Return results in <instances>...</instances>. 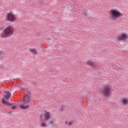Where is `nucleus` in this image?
I'll list each match as a JSON object with an SVG mask.
<instances>
[{"label":"nucleus","mask_w":128,"mask_h":128,"mask_svg":"<svg viewBox=\"0 0 128 128\" xmlns=\"http://www.w3.org/2000/svg\"><path fill=\"white\" fill-rule=\"evenodd\" d=\"M48 124H50V125H54V120H50L49 121H48Z\"/></svg>","instance_id":"4468645a"},{"label":"nucleus","mask_w":128,"mask_h":128,"mask_svg":"<svg viewBox=\"0 0 128 128\" xmlns=\"http://www.w3.org/2000/svg\"><path fill=\"white\" fill-rule=\"evenodd\" d=\"M33 4H36V2L34 1V2L32 3Z\"/></svg>","instance_id":"5701e85b"},{"label":"nucleus","mask_w":128,"mask_h":128,"mask_svg":"<svg viewBox=\"0 0 128 128\" xmlns=\"http://www.w3.org/2000/svg\"><path fill=\"white\" fill-rule=\"evenodd\" d=\"M128 38V35L126 33H123L121 35L119 36L118 39L119 40H126Z\"/></svg>","instance_id":"423d86ee"},{"label":"nucleus","mask_w":128,"mask_h":128,"mask_svg":"<svg viewBox=\"0 0 128 128\" xmlns=\"http://www.w3.org/2000/svg\"><path fill=\"white\" fill-rule=\"evenodd\" d=\"M64 108H66V106H62L61 107V112H62V110H64Z\"/></svg>","instance_id":"f3484780"},{"label":"nucleus","mask_w":128,"mask_h":128,"mask_svg":"<svg viewBox=\"0 0 128 128\" xmlns=\"http://www.w3.org/2000/svg\"><path fill=\"white\" fill-rule=\"evenodd\" d=\"M6 19L8 22H14L16 20V16L12 12H8L6 14Z\"/></svg>","instance_id":"20e7f679"},{"label":"nucleus","mask_w":128,"mask_h":128,"mask_svg":"<svg viewBox=\"0 0 128 128\" xmlns=\"http://www.w3.org/2000/svg\"><path fill=\"white\" fill-rule=\"evenodd\" d=\"M110 19L111 20H116L118 18H120L122 13L116 10H112L110 11Z\"/></svg>","instance_id":"f03ea898"},{"label":"nucleus","mask_w":128,"mask_h":128,"mask_svg":"<svg viewBox=\"0 0 128 128\" xmlns=\"http://www.w3.org/2000/svg\"><path fill=\"white\" fill-rule=\"evenodd\" d=\"M30 102V96L28 94L24 95L22 100L23 104H28Z\"/></svg>","instance_id":"39448f33"},{"label":"nucleus","mask_w":128,"mask_h":128,"mask_svg":"<svg viewBox=\"0 0 128 128\" xmlns=\"http://www.w3.org/2000/svg\"><path fill=\"white\" fill-rule=\"evenodd\" d=\"M86 64H88V66H94V62L90 60H87L86 62Z\"/></svg>","instance_id":"f8f14e48"},{"label":"nucleus","mask_w":128,"mask_h":128,"mask_svg":"<svg viewBox=\"0 0 128 128\" xmlns=\"http://www.w3.org/2000/svg\"><path fill=\"white\" fill-rule=\"evenodd\" d=\"M40 126L42 128H46V123H44V122H42L40 124Z\"/></svg>","instance_id":"dca6fc26"},{"label":"nucleus","mask_w":128,"mask_h":128,"mask_svg":"<svg viewBox=\"0 0 128 128\" xmlns=\"http://www.w3.org/2000/svg\"><path fill=\"white\" fill-rule=\"evenodd\" d=\"M4 94H4V98L6 100H8L12 96V94L9 91H5Z\"/></svg>","instance_id":"1a4fd4ad"},{"label":"nucleus","mask_w":128,"mask_h":128,"mask_svg":"<svg viewBox=\"0 0 128 128\" xmlns=\"http://www.w3.org/2000/svg\"><path fill=\"white\" fill-rule=\"evenodd\" d=\"M10 102H12V100H10Z\"/></svg>","instance_id":"393cba45"},{"label":"nucleus","mask_w":128,"mask_h":128,"mask_svg":"<svg viewBox=\"0 0 128 128\" xmlns=\"http://www.w3.org/2000/svg\"><path fill=\"white\" fill-rule=\"evenodd\" d=\"M0 58H4V53L2 51H0Z\"/></svg>","instance_id":"2eb2a0df"},{"label":"nucleus","mask_w":128,"mask_h":128,"mask_svg":"<svg viewBox=\"0 0 128 128\" xmlns=\"http://www.w3.org/2000/svg\"><path fill=\"white\" fill-rule=\"evenodd\" d=\"M30 108L29 105H26V106H24V104H21L20 106V108H21V110H28Z\"/></svg>","instance_id":"9b49d317"},{"label":"nucleus","mask_w":128,"mask_h":128,"mask_svg":"<svg viewBox=\"0 0 128 128\" xmlns=\"http://www.w3.org/2000/svg\"><path fill=\"white\" fill-rule=\"evenodd\" d=\"M14 32V28L12 26H6L4 30L2 32L0 38H10Z\"/></svg>","instance_id":"f257e3e1"},{"label":"nucleus","mask_w":128,"mask_h":128,"mask_svg":"<svg viewBox=\"0 0 128 128\" xmlns=\"http://www.w3.org/2000/svg\"><path fill=\"white\" fill-rule=\"evenodd\" d=\"M43 118H44V114H40V120H42Z\"/></svg>","instance_id":"a211bd4d"},{"label":"nucleus","mask_w":128,"mask_h":128,"mask_svg":"<svg viewBox=\"0 0 128 128\" xmlns=\"http://www.w3.org/2000/svg\"><path fill=\"white\" fill-rule=\"evenodd\" d=\"M30 50L33 54H38V52H36V49L30 48Z\"/></svg>","instance_id":"ddd939ff"},{"label":"nucleus","mask_w":128,"mask_h":128,"mask_svg":"<svg viewBox=\"0 0 128 128\" xmlns=\"http://www.w3.org/2000/svg\"><path fill=\"white\" fill-rule=\"evenodd\" d=\"M65 124H68V120H66V121L65 122Z\"/></svg>","instance_id":"b1692460"},{"label":"nucleus","mask_w":128,"mask_h":128,"mask_svg":"<svg viewBox=\"0 0 128 128\" xmlns=\"http://www.w3.org/2000/svg\"><path fill=\"white\" fill-rule=\"evenodd\" d=\"M102 94L106 96H110L112 94V88L108 86H105L102 90Z\"/></svg>","instance_id":"7ed1b4c3"},{"label":"nucleus","mask_w":128,"mask_h":128,"mask_svg":"<svg viewBox=\"0 0 128 128\" xmlns=\"http://www.w3.org/2000/svg\"><path fill=\"white\" fill-rule=\"evenodd\" d=\"M3 28H4V25H2V24H0V30H2Z\"/></svg>","instance_id":"412c9836"},{"label":"nucleus","mask_w":128,"mask_h":128,"mask_svg":"<svg viewBox=\"0 0 128 128\" xmlns=\"http://www.w3.org/2000/svg\"><path fill=\"white\" fill-rule=\"evenodd\" d=\"M2 104L6 106H8L9 108H11L14 106V103H10V102L6 101L4 98H2Z\"/></svg>","instance_id":"0eeeda50"},{"label":"nucleus","mask_w":128,"mask_h":128,"mask_svg":"<svg viewBox=\"0 0 128 128\" xmlns=\"http://www.w3.org/2000/svg\"><path fill=\"white\" fill-rule=\"evenodd\" d=\"M74 124V122H68V126H72V124Z\"/></svg>","instance_id":"6ab92c4d"},{"label":"nucleus","mask_w":128,"mask_h":128,"mask_svg":"<svg viewBox=\"0 0 128 128\" xmlns=\"http://www.w3.org/2000/svg\"><path fill=\"white\" fill-rule=\"evenodd\" d=\"M28 94H29V96H30V94H32V93L28 91Z\"/></svg>","instance_id":"4be33fe9"},{"label":"nucleus","mask_w":128,"mask_h":128,"mask_svg":"<svg viewBox=\"0 0 128 128\" xmlns=\"http://www.w3.org/2000/svg\"><path fill=\"white\" fill-rule=\"evenodd\" d=\"M122 102L124 106H128V98H124L122 100Z\"/></svg>","instance_id":"9d476101"},{"label":"nucleus","mask_w":128,"mask_h":128,"mask_svg":"<svg viewBox=\"0 0 128 128\" xmlns=\"http://www.w3.org/2000/svg\"><path fill=\"white\" fill-rule=\"evenodd\" d=\"M16 106H13L12 107V110H16Z\"/></svg>","instance_id":"aec40b11"},{"label":"nucleus","mask_w":128,"mask_h":128,"mask_svg":"<svg viewBox=\"0 0 128 128\" xmlns=\"http://www.w3.org/2000/svg\"><path fill=\"white\" fill-rule=\"evenodd\" d=\"M50 113L48 112H46L44 114V120L46 122H48V120H50Z\"/></svg>","instance_id":"6e6552de"}]
</instances>
